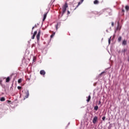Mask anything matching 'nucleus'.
<instances>
[{
    "instance_id": "nucleus-1",
    "label": "nucleus",
    "mask_w": 129,
    "mask_h": 129,
    "mask_svg": "<svg viewBox=\"0 0 129 129\" xmlns=\"http://www.w3.org/2000/svg\"><path fill=\"white\" fill-rule=\"evenodd\" d=\"M67 8H68V4L67 3H66L62 7V16H63V14H65V12H66V10H67Z\"/></svg>"
},
{
    "instance_id": "nucleus-2",
    "label": "nucleus",
    "mask_w": 129,
    "mask_h": 129,
    "mask_svg": "<svg viewBox=\"0 0 129 129\" xmlns=\"http://www.w3.org/2000/svg\"><path fill=\"white\" fill-rule=\"evenodd\" d=\"M41 35V30H39L38 31V34L37 35V36H36V38H37V41H40V36Z\"/></svg>"
},
{
    "instance_id": "nucleus-3",
    "label": "nucleus",
    "mask_w": 129,
    "mask_h": 129,
    "mask_svg": "<svg viewBox=\"0 0 129 129\" xmlns=\"http://www.w3.org/2000/svg\"><path fill=\"white\" fill-rule=\"evenodd\" d=\"M26 96L24 97V99H26V98H28L29 96L30 95V94L29 93V90H27L25 92Z\"/></svg>"
},
{
    "instance_id": "nucleus-4",
    "label": "nucleus",
    "mask_w": 129,
    "mask_h": 129,
    "mask_svg": "<svg viewBox=\"0 0 129 129\" xmlns=\"http://www.w3.org/2000/svg\"><path fill=\"white\" fill-rule=\"evenodd\" d=\"M97 119H98V118H97V116H95L94 117V118L93 119V123L95 124V123H96V122H97Z\"/></svg>"
},
{
    "instance_id": "nucleus-5",
    "label": "nucleus",
    "mask_w": 129,
    "mask_h": 129,
    "mask_svg": "<svg viewBox=\"0 0 129 129\" xmlns=\"http://www.w3.org/2000/svg\"><path fill=\"white\" fill-rule=\"evenodd\" d=\"M40 74L41 75H45V74H46V72H45L44 70H41L40 71Z\"/></svg>"
},
{
    "instance_id": "nucleus-6",
    "label": "nucleus",
    "mask_w": 129,
    "mask_h": 129,
    "mask_svg": "<svg viewBox=\"0 0 129 129\" xmlns=\"http://www.w3.org/2000/svg\"><path fill=\"white\" fill-rule=\"evenodd\" d=\"M37 31H35L34 32L33 35L32 36L31 39H35V37L36 35H37Z\"/></svg>"
},
{
    "instance_id": "nucleus-7",
    "label": "nucleus",
    "mask_w": 129,
    "mask_h": 129,
    "mask_svg": "<svg viewBox=\"0 0 129 129\" xmlns=\"http://www.w3.org/2000/svg\"><path fill=\"white\" fill-rule=\"evenodd\" d=\"M48 13H45L43 15V22H44V21H45L46 20V18H47V15Z\"/></svg>"
},
{
    "instance_id": "nucleus-8",
    "label": "nucleus",
    "mask_w": 129,
    "mask_h": 129,
    "mask_svg": "<svg viewBox=\"0 0 129 129\" xmlns=\"http://www.w3.org/2000/svg\"><path fill=\"white\" fill-rule=\"evenodd\" d=\"M87 98H88L86 100L87 102H89V101H90V100L91 99V96L89 95V96L87 97Z\"/></svg>"
},
{
    "instance_id": "nucleus-9",
    "label": "nucleus",
    "mask_w": 129,
    "mask_h": 129,
    "mask_svg": "<svg viewBox=\"0 0 129 129\" xmlns=\"http://www.w3.org/2000/svg\"><path fill=\"white\" fill-rule=\"evenodd\" d=\"M94 5H98L99 4V2L98 0H95L94 1Z\"/></svg>"
},
{
    "instance_id": "nucleus-10",
    "label": "nucleus",
    "mask_w": 129,
    "mask_h": 129,
    "mask_svg": "<svg viewBox=\"0 0 129 129\" xmlns=\"http://www.w3.org/2000/svg\"><path fill=\"white\" fill-rule=\"evenodd\" d=\"M0 100H1V101H5L6 100V98L4 97H1L0 98Z\"/></svg>"
},
{
    "instance_id": "nucleus-11",
    "label": "nucleus",
    "mask_w": 129,
    "mask_h": 129,
    "mask_svg": "<svg viewBox=\"0 0 129 129\" xmlns=\"http://www.w3.org/2000/svg\"><path fill=\"white\" fill-rule=\"evenodd\" d=\"M10 80H11V79L10 78V77H8L6 79V82H10Z\"/></svg>"
},
{
    "instance_id": "nucleus-12",
    "label": "nucleus",
    "mask_w": 129,
    "mask_h": 129,
    "mask_svg": "<svg viewBox=\"0 0 129 129\" xmlns=\"http://www.w3.org/2000/svg\"><path fill=\"white\" fill-rule=\"evenodd\" d=\"M94 109L96 111H97L98 110V106H95L94 108Z\"/></svg>"
},
{
    "instance_id": "nucleus-13",
    "label": "nucleus",
    "mask_w": 129,
    "mask_h": 129,
    "mask_svg": "<svg viewBox=\"0 0 129 129\" xmlns=\"http://www.w3.org/2000/svg\"><path fill=\"white\" fill-rule=\"evenodd\" d=\"M122 44V45H126V41L123 40Z\"/></svg>"
},
{
    "instance_id": "nucleus-14",
    "label": "nucleus",
    "mask_w": 129,
    "mask_h": 129,
    "mask_svg": "<svg viewBox=\"0 0 129 129\" xmlns=\"http://www.w3.org/2000/svg\"><path fill=\"white\" fill-rule=\"evenodd\" d=\"M125 9L126 11H127H127L129 10V7H128V6H126L125 7Z\"/></svg>"
},
{
    "instance_id": "nucleus-15",
    "label": "nucleus",
    "mask_w": 129,
    "mask_h": 129,
    "mask_svg": "<svg viewBox=\"0 0 129 129\" xmlns=\"http://www.w3.org/2000/svg\"><path fill=\"white\" fill-rule=\"evenodd\" d=\"M126 51H127L126 49H124L123 50L121 51V52H122V53L124 52L123 55H124V53H125V52H126Z\"/></svg>"
},
{
    "instance_id": "nucleus-16",
    "label": "nucleus",
    "mask_w": 129,
    "mask_h": 129,
    "mask_svg": "<svg viewBox=\"0 0 129 129\" xmlns=\"http://www.w3.org/2000/svg\"><path fill=\"white\" fill-rule=\"evenodd\" d=\"M18 83L19 84L22 83V79H19L18 81Z\"/></svg>"
},
{
    "instance_id": "nucleus-17",
    "label": "nucleus",
    "mask_w": 129,
    "mask_h": 129,
    "mask_svg": "<svg viewBox=\"0 0 129 129\" xmlns=\"http://www.w3.org/2000/svg\"><path fill=\"white\" fill-rule=\"evenodd\" d=\"M118 42H120V41H121V36L119 37L118 38Z\"/></svg>"
},
{
    "instance_id": "nucleus-18",
    "label": "nucleus",
    "mask_w": 129,
    "mask_h": 129,
    "mask_svg": "<svg viewBox=\"0 0 129 129\" xmlns=\"http://www.w3.org/2000/svg\"><path fill=\"white\" fill-rule=\"evenodd\" d=\"M59 26V24L57 23L56 25H55V28H56V30H58V27Z\"/></svg>"
},
{
    "instance_id": "nucleus-19",
    "label": "nucleus",
    "mask_w": 129,
    "mask_h": 129,
    "mask_svg": "<svg viewBox=\"0 0 129 129\" xmlns=\"http://www.w3.org/2000/svg\"><path fill=\"white\" fill-rule=\"evenodd\" d=\"M55 36V32L53 33L52 35L50 36V38H53Z\"/></svg>"
},
{
    "instance_id": "nucleus-20",
    "label": "nucleus",
    "mask_w": 129,
    "mask_h": 129,
    "mask_svg": "<svg viewBox=\"0 0 129 129\" xmlns=\"http://www.w3.org/2000/svg\"><path fill=\"white\" fill-rule=\"evenodd\" d=\"M118 30H119V27H118V26L116 28V29L115 30V32H116V31H118Z\"/></svg>"
},
{
    "instance_id": "nucleus-21",
    "label": "nucleus",
    "mask_w": 129,
    "mask_h": 129,
    "mask_svg": "<svg viewBox=\"0 0 129 129\" xmlns=\"http://www.w3.org/2000/svg\"><path fill=\"white\" fill-rule=\"evenodd\" d=\"M81 4H82V2H79L76 8H78V6H79Z\"/></svg>"
},
{
    "instance_id": "nucleus-22",
    "label": "nucleus",
    "mask_w": 129,
    "mask_h": 129,
    "mask_svg": "<svg viewBox=\"0 0 129 129\" xmlns=\"http://www.w3.org/2000/svg\"><path fill=\"white\" fill-rule=\"evenodd\" d=\"M103 74H106L105 72H103L100 74V75H103Z\"/></svg>"
},
{
    "instance_id": "nucleus-23",
    "label": "nucleus",
    "mask_w": 129,
    "mask_h": 129,
    "mask_svg": "<svg viewBox=\"0 0 129 129\" xmlns=\"http://www.w3.org/2000/svg\"><path fill=\"white\" fill-rule=\"evenodd\" d=\"M17 88H18V89H19V90H20L22 89V87H21V86H18V87H17Z\"/></svg>"
},
{
    "instance_id": "nucleus-24",
    "label": "nucleus",
    "mask_w": 129,
    "mask_h": 129,
    "mask_svg": "<svg viewBox=\"0 0 129 129\" xmlns=\"http://www.w3.org/2000/svg\"><path fill=\"white\" fill-rule=\"evenodd\" d=\"M102 120H105V116H104L102 118Z\"/></svg>"
},
{
    "instance_id": "nucleus-25",
    "label": "nucleus",
    "mask_w": 129,
    "mask_h": 129,
    "mask_svg": "<svg viewBox=\"0 0 129 129\" xmlns=\"http://www.w3.org/2000/svg\"><path fill=\"white\" fill-rule=\"evenodd\" d=\"M110 39H111V37H110L108 39V43L109 44H110Z\"/></svg>"
},
{
    "instance_id": "nucleus-26",
    "label": "nucleus",
    "mask_w": 129,
    "mask_h": 129,
    "mask_svg": "<svg viewBox=\"0 0 129 129\" xmlns=\"http://www.w3.org/2000/svg\"><path fill=\"white\" fill-rule=\"evenodd\" d=\"M2 83H3V81L1 80L0 81V84H1V85H3V84Z\"/></svg>"
},
{
    "instance_id": "nucleus-27",
    "label": "nucleus",
    "mask_w": 129,
    "mask_h": 129,
    "mask_svg": "<svg viewBox=\"0 0 129 129\" xmlns=\"http://www.w3.org/2000/svg\"><path fill=\"white\" fill-rule=\"evenodd\" d=\"M101 104V101H99L98 105H99V104Z\"/></svg>"
},
{
    "instance_id": "nucleus-28",
    "label": "nucleus",
    "mask_w": 129,
    "mask_h": 129,
    "mask_svg": "<svg viewBox=\"0 0 129 129\" xmlns=\"http://www.w3.org/2000/svg\"><path fill=\"white\" fill-rule=\"evenodd\" d=\"M84 1V0H81V3H82H82H83Z\"/></svg>"
},
{
    "instance_id": "nucleus-29",
    "label": "nucleus",
    "mask_w": 129,
    "mask_h": 129,
    "mask_svg": "<svg viewBox=\"0 0 129 129\" xmlns=\"http://www.w3.org/2000/svg\"><path fill=\"white\" fill-rule=\"evenodd\" d=\"M70 12L68 11V15H70Z\"/></svg>"
},
{
    "instance_id": "nucleus-30",
    "label": "nucleus",
    "mask_w": 129,
    "mask_h": 129,
    "mask_svg": "<svg viewBox=\"0 0 129 129\" xmlns=\"http://www.w3.org/2000/svg\"><path fill=\"white\" fill-rule=\"evenodd\" d=\"M122 13H124V10L122 9Z\"/></svg>"
},
{
    "instance_id": "nucleus-31",
    "label": "nucleus",
    "mask_w": 129,
    "mask_h": 129,
    "mask_svg": "<svg viewBox=\"0 0 129 129\" xmlns=\"http://www.w3.org/2000/svg\"><path fill=\"white\" fill-rule=\"evenodd\" d=\"M7 102H8V103H10V102H11V101H10V100H7Z\"/></svg>"
},
{
    "instance_id": "nucleus-32",
    "label": "nucleus",
    "mask_w": 129,
    "mask_h": 129,
    "mask_svg": "<svg viewBox=\"0 0 129 129\" xmlns=\"http://www.w3.org/2000/svg\"><path fill=\"white\" fill-rule=\"evenodd\" d=\"M127 61L129 62V56H128Z\"/></svg>"
},
{
    "instance_id": "nucleus-33",
    "label": "nucleus",
    "mask_w": 129,
    "mask_h": 129,
    "mask_svg": "<svg viewBox=\"0 0 129 129\" xmlns=\"http://www.w3.org/2000/svg\"><path fill=\"white\" fill-rule=\"evenodd\" d=\"M34 29H35V27H32V30H34Z\"/></svg>"
},
{
    "instance_id": "nucleus-34",
    "label": "nucleus",
    "mask_w": 129,
    "mask_h": 129,
    "mask_svg": "<svg viewBox=\"0 0 129 129\" xmlns=\"http://www.w3.org/2000/svg\"><path fill=\"white\" fill-rule=\"evenodd\" d=\"M111 25L112 26H113V22H112Z\"/></svg>"
},
{
    "instance_id": "nucleus-35",
    "label": "nucleus",
    "mask_w": 129,
    "mask_h": 129,
    "mask_svg": "<svg viewBox=\"0 0 129 129\" xmlns=\"http://www.w3.org/2000/svg\"><path fill=\"white\" fill-rule=\"evenodd\" d=\"M35 28H37V25H35Z\"/></svg>"
}]
</instances>
